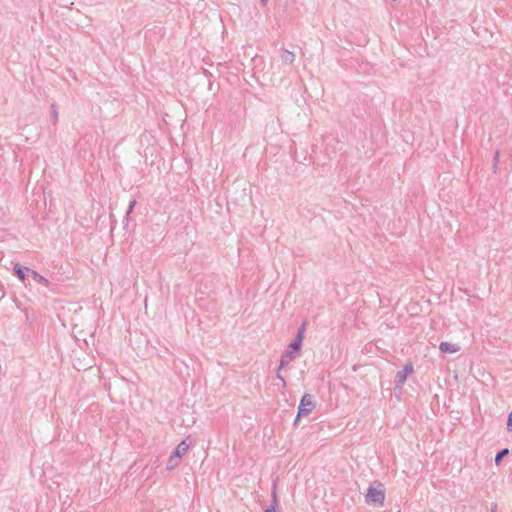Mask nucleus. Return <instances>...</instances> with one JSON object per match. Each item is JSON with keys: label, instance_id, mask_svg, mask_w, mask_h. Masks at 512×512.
Listing matches in <instances>:
<instances>
[{"label": "nucleus", "instance_id": "8", "mask_svg": "<svg viewBox=\"0 0 512 512\" xmlns=\"http://www.w3.org/2000/svg\"><path fill=\"white\" fill-rule=\"evenodd\" d=\"M34 282H36L38 285L42 287L48 288L50 291L54 290L53 286L50 285L49 281L40 274H38L36 271H34Z\"/></svg>", "mask_w": 512, "mask_h": 512}, {"label": "nucleus", "instance_id": "15", "mask_svg": "<svg viewBox=\"0 0 512 512\" xmlns=\"http://www.w3.org/2000/svg\"><path fill=\"white\" fill-rule=\"evenodd\" d=\"M507 430L510 432L512 431V411L508 415Z\"/></svg>", "mask_w": 512, "mask_h": 512}, {"label": "nucleus", "instance_id": "13", "mask_svg": "<svg viewBox=\"0 0 512 512\" xmlns=\"http://www.w3.org/2000/svg\"><path fill=\"white\" fill-rule=\"evenodd\" d=\"M179 463V459L176 458L174 455H171L168 463H167V469H173L175 468Z\"/></svg>", "mask_w": 512, "mask_h": 512}, {"label": "nucleus", "instance_id": "14", "mask_svg": "<svg viewBox=\"0 0 512 512\" xmlns=\"http://www.w3.org/2000/svg\"><path fill=\"white\" fill-rule=\"evenodd\" d=\"M136 205V200H132L129 203L128 209L126 211V218L129 216V214L133 211L134 207Z\"/></svg>", "mask_w": 512, "mask_h": 512}, {"label": "nucleus", "instance_id": "7", "mask_svg": "<svg viewBox=\"0 0 512 512\" xmlns=\"http://www.w3.org/2000/svg\"><path fill=\"white\" fill-rule=\"evenodd\" d=\"M188 448L189 445L186 443V440H183L177 445L172 455L180 459L187 452Z\"/></svg>", "mask_w": 512, "mask_h": 512}, {"label": "nucleus", "instance_id": "6", "mask_svg": "<svg viewBox=\"0 0 512 512\" xmlns=\"http://www.w3.org/2000/svg\"><path fill=\"white\" fill-rule=\"evenodd\" d=\"M439 349L443 353H456L460 350V347L456 344L450 342H441L439 345Z\"/></svg>", "mask_w": 512, "mask_h": 512}, {"label": "nucleus", "instance_id": "10", "mask_svg": "<svg viewBox=\"0 0 512 512\" xmlns=\"http://www.w3.org/2000/svg\"><path fill=\"white\" fill-rule=\"evenodd\" d=\"M29 270L30 269L28 267L22 266L20 264H15L14 266V272L21 281L25 280V272Z\"/></svg>", "mask_w": 512, "mask_h": 512}, {"label": "nucleus", "instance_id": "1", "mask_svg": "<svg viewBox=\"0 0 512 512\" xmlns=\"http://www.w3.org/2000/svg\"><path fill=\"white\" fill-rule=\"evenodd\" d=\"M365 501L369 505L382 507L385 501V489L380 482L371 484L365 495Z\"/></svg>", "mask_w": 512, "mask_h": 512}, {"label": "nucleus", "instance_id": "16", "mask_svg": "<svg viewBox=\"0 0 512 512\" xmlns=\"http://www.w3.org/2000/svg\"><path fill=\"white\" fill-rule=\"evenodd\" d=\"M52 117H53L54 122H56L57 119H58V112L55 109V105L54 104L52 105Z\"/></svg>", "mask_w": 512, "mask_h": 512}, {"label": "nucleus", "instance_id": "5", "mask_svg": "<svg viewBox=\"0 0 512 512\" xmlns=\"http://www.w3.org/2000/svg\"><path fill=\"white\" fill-rule=\"evenodd\" d=\"M304 330H305L304 325H302L298 329V332H297V335H296L295 339L291 342V348L293 350H300L301 349V345H302V341H303V337H304Z\"/></svg>", "mask_w": 512, "mask_h": 512}, {"label": "nucleus", "instance_id": "18", "mask_svg": "<svg viewBox=\"0 0 512 512\" xmlns=\"http://www.w3.org/2000/svg\"><path fill=\"white\" fill-rule=\"evenodd\" d=\"M24 311H25V314H26V318L28 319L27 308H24Z\"/></svg>", "mask_w": 512, "mask_h": 512}, {"label": "nucleus", "instance_id": "9", "mask_svg": "<svg viewBox=\"0 0 512 512\" xmlns=\"http://www.w3.org/2000/svg\"><path fill=\"white\" fill-rule=\"evenodd\" d=\"M280 57L283 63L292 64L295 61V54L289 50L282 49Z\"/></svg>", "mask_w": 512, "mask_h": 512}, {"label": "nucleus", "instance_id": "2", "mask_svg": "<svg viewBox=\"0 0 512 512\" xmlns=\"http://www.w3.org/2000/svg\"><path fill=\"white\" fill-rule=\"evenodd\" d=\"M315 408L314 397L311 394H304L301 398L300 405L298 408L297 418L295 419V423L298 422V419L302 416H306L312 412Z\"/></svg>", "mask_w": 512, "mask_h": 512}, {"label": "nucleus", "instance_id": "11", "mask_svg": "<svg viewBox=\"0 0 512 512\" xmlns=\"http://www.w3.org/2000/svg\"><path fill=\"white\" fill-rule=\"evenodd\" d=\"M272 497H273V500H272V503L271 505L265 510V512H277L276 509H277V497H276V492L273 491L272 493Z\"/></svg>", "mask_w": 512, "mask_h": 512}, {"label": "nucleus", "instance_id": "4", "mask_svg": "<svg viewBox=\"0 0 512 512\" xmlns=\"http://www.w3.org/2000/svg\"><path fill=\"white\" fill-rule=\"evenodd\" d=\"M412 372L413 367L411 364H406L402 370L398 371L395 376L396 388H401L407 380L408 375Z\"/></svg>", "mask_w": 512, "mask_h": 512}, {"label": "nucleus", "instance_id": "3", "mask_svg": "<svg viewBox=\"0 0 512 512\" xmlns=\"http://www.w3.org/2000/svg\"><path fill=\"white\" fill-rule=\"evenodd\" d=\"M300 350H293L291 348V343L289 344L288 348L284 351V353L281 355L280 358V365L277 372V378L280 379L283 382V387L286 386L285 379L281 376L280 370L287 366L291 361L296 359L298 353Z\"/></svg>", "mask_w": 512, "mask_h": 512}, {"label": "nucleus", "instance_id": "17", "mask_svg": "<svg viewBox=\"0 0 512 512\" xmlns=\"http://www.w3.org/2000/svg\"><path fill=\"white\" fill-rule=\"evenodd\" d=\"M498 156H499V152H496V153H495V160H496V161L498 160Z\"/></svg>", "mask_w": 512, "mask_h": 512}, {"label": "nucleus", "instance_id": "12", "mask_svg": "<svg viewBox=\"0 0 512 512\" xmlns=\"http://www.w3.org/2000/svg\"><path fill=\"white\" fill-rule=\"evenodd\" d=\"M508 453H509V449H507V448H504L501 451H499L495 456V463L498 465L500 463V461L503 459V457L508 455Z\"/></svg>", "mask_w": 512, "mask_h": 512}, {"label": "nucleus", "instance_id": "19", "mask_svg": "<svg viewBox=\"0 0 512 512\" xmlns=\"http://www.w3.org/2000/svg\"><path fill=\"white\" fill-rule=\"evenodd\" d=\"M261 2H262L263 4H266L267 0H261Z\"/></svg>", "mask_w": 512, "mask_h": 512}]
</instances>
